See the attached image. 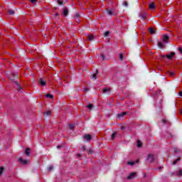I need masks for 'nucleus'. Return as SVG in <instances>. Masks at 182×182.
<instances>
[{"label": "nucleus", "mask_w": 182, "mask_h": 182, "mask_svg": "<svg viewBox=\"0 0 182 182\" xmlns=\"http://www.w3.org/2000/svg\"><path fill=\"white\" fill-rule=\"evenodd\" d=\"M158 46L159 47H160L161 48H162L163 47H164V44H163L162 41H159L158 43Z\"/></svg>", "instance_id": "obj_24"}, {"label": "nucleus", "mask_w": 182, "mask_h": 182, "mask_svg": "<svg viewBox=\"0 0 182 182\" xmlns=\"http://www.w3.org/2000/svg\"><path fill=\"white\" fill-rule=\"evenodd\" d=\"M122 5H123V6H125V8H128L129 3H128V1H127V0H124V1H122Z\"/></svg>", "instance_id": "obj_15"}, {"label": "nucleus", "mask_w": 182, "mask_h": 182, "mask_svg": "<svg viewBox=\"0 0 182 182\" xmlns=\"http://www.w3.org/2000/svg\"><path fill=\"white\" fill-rule=\"evenodd\" d=\"M74 18L77 23H80V14H79V13H75Z\"/></svg>", "instance_id": "obj_5"}, {"label": "nucleus", "mask_w": 182, "mask_h": 182, "mask_svg": "<svg viewBox=\"0 0 182 182\" xmlns=\"http://www.w3.org/2000/svg\"><path fill=\"white\" fill-rule=\"evenodd\" d=\"M75 128L74 124H70V129L73 130Z\"/></svg>", "instance_id": "obj_35"}, {"label": "nucleus", "mask_w": 182, "mask_h": 182, "mask_svg": "<svg viewBox=\"0 0 182 182\" xmlns=\"http://www.w3.org/2000/svg\"><path fill=\"white\" fill-rule=\"evenodd\" d=\"M84 91H85V92H88L89 90H87V88H85V89H84Z\"/></svg>", "instance_id": "obj_44"}, {"label": "nucleus", "mask_w": 182, "mask_h": 182, "mask_svg": "<svg viewBox=\"0 0 182 182\" xmlns=\"http://www.w3.org/2000/svg\"><path fill=\"white\" fill-rule=\"evenodd\" d=\"M127 112H122L121 114H118V117L119 118H122L123 117H124L125 115H127Z\"/></svg>", "instance_id": "obj_19"}, {"label": "nucleus", "mask_w": 182, "mask_h": 182, "mask_svg": "<svg viewBox=\"0 0 182 182\" xmlns=\"http://www.w3.org/2000/svg\"><path fill=\"white\" fill-rule=\"evenodd\" d=\"M163 40L165 43H168L169 37L167 36V34H165L163 36Z\"/></svg>", "instance_id": "obj_11"}, {"label": "nucleus", "mask_w": 182, "mask_h": 182, "mask_svg": "<svg viewBox=\"0 0 182 182\" xmlns=\"http://www.w3.org/2000/svg\"><path fill=\"white\" fill-rule=\"evenodd\" d=\"M46 98H51V99H53V95L52 94L48 93V94L46 95Z\"/></svg>", "instance_id": "obj_23"}, {"label": "nucleus", "mask_w": 182, "mask_h": 182, "mask_svg": "<svg viewBox=\"0 0 182 182\" xmlns=\"http://www.w3.org/2000/svg\"><path fill=\"white\" fill-rule=\"evenodd\" d=\"M102 92L103 94H109L110 90L109 88H103Z\"/></svg>", "instance_id": "obj_13"}, {"label": "nucleus", "mask_w": 182, "mask_h": 182, "mask_svg": "<svg viewBox=\"0 0 182 182\" xmlns=\"http://www.w3.org/2000/svg\"><path fill=\"white\" fill-rule=\"evenodd\" d=\"M107 13L109 14V16H113V14H114V13L111 9H107Z\"/></svg>", "instance_id": "obj_18"}, {"label": "nucleus", "mask_w": 182, "mask_h": 182, "mask_svg": "<svg viewBox=\"0 0 182 182\" xmlns=\"http://www.w3.org/2000/svg\"><path fill=\"white\" fill-rule=\"evenodd\" d=\"M146 15H147L146 11H143L142 13H141L140 17L144 19V18H146Z\"/></svg>", "instance_id": "obj_12"}, {"label": "nucleus", "mask_w": 182, "mask_h": 182, "mask_svg": "<svg viewBox=\"0 0 182 182\" xmlns=\"http://www.w3.org/2000/svg\"><path fill=\"white\" fill-rule=\"evenodd\" d=\"M55 17H57V16H58V17H60L59 13H55Z\"/></svg>", "instance_id": "obj_42"}, {"label": "nucleus", "mask_w": 182, "mask_h": 182, "mask_svg": "<svg viewBox=\"0 0 182 182\" xmlns=\"http://www.w3.org/2000/svg\"><path fill=\"white\" fill-rule=\"evenodd\" d=\"M87 39L90 41H93V40H95V36L93 34H89L87 36Z\"/></svg>", "instance_id": "obj_10"}, {"label": "nucleus", "mask_w": 182, "mask_h": 182, "mask_svg": "<svg viewBox=\"0 0 182 182\" xmlns=\"http://www.w3.org/2000/svg\"><path fill=\"white\" fill-rule=\"evenodd\" d=\"M178 176H182V168H180L178 173H177Z\"/></svg>", "instance_id": "obj_34"}, {"label": "nucleus", "mask_w": 182, "mask_h": 182, "mask_svg": "<svg viewBox=\"0 0 182 182\" xmlns=\"http://www.w3.org/2000/svg\"><path fill=\"white\" fill-rule=\"evenodd\" d=\"M127 164H130V166H134V162H127Z\"/></svg>", "instance_id": "obj_41"}, {"label": "nucleus", "mask_w": 182, "mask_h": 182, "mask_svg": "<svg viewBox=\"0 0 182 182\" xmlns=\"http://www.w3.org/2000/svg\"><path fill=\"white\" fill-rule=\"evenodd\" d=\"M105 57L104 54H101L100 60H105Z\"/></svg>", "instance_id": "obj_37"}, {"label": "nucleus", "mask_w": 182, "mask_h": 182, "mask_svg": "<svg viewBox=\"0 0 182 182\" xmlns=\"http://www.w3.org/2000/svg\"><path fill=\"white\" fill-rule=\"evenodd\" d=\"M173 152L178 153V152H180V151L177 148H173Z\"/></svg>", "instance_id": "obj_36"}, {"label": "nucleus", "mask_w": 182, "mask_h": 182, "mask_svg": "<svg viewBox=\"0 0 182 182\" xmlns=\"http://www.w3.org/2000/svg\"><path fill=\"white\" fill-rule=\"evenodd\" d=\"M119 60H121V61H123V60H124V55H123V54H119Z\"/></svg>", "instance_id": "obj_33"}, {"label": "nucleus", "mask_w": 182, "mask_h": 182, "mask_svg": "<svg viewBox=\"0 0 182 182\" xmlns=\"http://www.w3.org/2000/svg\"><path fill=\"white\" fill-rule=\"evenodd\" d=\"M98 73H99V70H96L95 73L90 75V78H92V80H97V75Z\"/></svg>", "instance_id": "obj_7"}, {"label": "nucleus", "mask_w": 182, "mask_h": 182, "mask_svg": "<svg viewBox=\"0 0 182 182\" xmlns=\"http://www.w3.org/2000/svg\"><path fill=\"white\" fill-rule=\"evenodd\" d=\"M176 53L174 51H171V53H170V54H166V57L168 60H171V58H173V57H174Z\"/></svg>", "instance_id": "obj_6"}, {"label": "nucleus", "mask_w": 182, "mask_h": 182, "mask_svg": "<svg viewBox=\"0 0 182 182\" xmlns=\"http://www.w3.org/2000/svg\"><path fill=\"white\" fill-rule=\"evenodd\" d=\"M180 112H181V114H182V108H181V109L180 110Z\"/></svg>", "instance_id": "obj_51"}, {"label": "nucleus", "mask_w": 182, "mask_h": 182, "mask_svg": "<svg viewBox=\"0 0 182 182\" xmlns=\"http://www.w3.org/2000/svg\"><path fill=\"white\" fill-rule=\"evenodd\" d=\"M90 152H91V153H92V151L90 150Z\"/></svg>", "instance_id": "obj_52"}, {"label": "nucleus", "mask_w": 182, "mask_h": 182, "mask_svg": "<svg viewBox=\"0 0 182 182\" xmlns=\"http://www.w3.org/2000/svg\"><path fill=\"white\" fill-rule=\"evenodd\" d=\"M149 9H155L156 4H155L154 1H152L151 3H150V4H149Z\"/></svg>", "instance_id": "obj_8"}, {"label": "nucleus", "mask_w": 182, "mask_h": 182, "mask_svg": "<svg viewBox=\"0 0 182 182\" xmlns=\"http://www.w3.org/2000/svg\"><path fill=\"white\" fill-rule=\"evenodd\" d=\"M137 146L138 148H141L142 145L141 141H137Z\"/></svg>", "instance_id": "obj_28"}, {"label": "nucleus", "mask_w": 182, "mask_h": 182, "mask_svg": "<svg viewBox=\"0 0 182 182\" xmlns=\"http://www.w3.org/2000/svg\"><path fill=\"white\" fill-rule=\"evenodd\" d=\"M135 175H136L135 171H133L132 173H131L127 176V178H128L129 179L132 178Z\"/></svg>", "instance_id": "obj_16"}, {"label": "nucleus", "mask_w": 182, "mask_h": 182, "mask_svg": "<svg viewBox=\"0 0 182 182\" xmlns=\"http://www.w3.org/2000/svg\"><path fill=\"white\" fill-rule=\"evenodd\" d=\"M82 149L83 151H85V150H86L85 146H82Z\"/></svg>", "instance_id": "obj_46"}, {"label": "nucleus", "mask_w": 182, "mask_h": 182, "mask_svg": "<svg viewBox=\"0 0 182 182\" xmlns=\"http://www.w3.org/2000/svg\"><path fill=\"white\" fill-rule=\"evenodd\" d=\"M178 50H179V52L182 54V48L180 47V48H178Z\"/></svg>", "instance_id": "obj_43"}, {"label": "nucleus", "mask_w": 182, "mask_h": 182, "mask_svg": "<svg viewBox=\"0 0 182 182\" xmlns=\"http://www.w3.org/2000/svg\"><path fill=\"white\" fill-rule=\"evenodd\" d=\"M38 82L41 85H42L43 87H45L46 85L47 81H46L45 80H43V78H40L38 80Z\"/></svg>", "instance_id": "obj_4"}, {"label": "nucleus", "mask_w": 182, "mask_h": 182, "mask_svg": "<svg viewBox=\"0 0 182 182\" xmlns=\"http://www.w3.org/2000/svg\"><path fill=\"white\" fill-rule=\"evenodd\" d=\"M9 78L10 80H11V81H13L14 82H15V84L17 85L18 90L20 91L21 90H22V87L21 85L19 84L18 81H16V80H18V73H11L9 75Z\"/></svg>", "instance_id": "obj_1"}, {"label": "nucleus", "mask_w": 182, "mask_h": 182, "mask_svg": "<svg viewBox=\"0 0 182 182\" xmlns=\"http://www.w3.org/2000/svg\"><path fill=\"white\" fill-rule=\"evenodd\" d=\"M181 158H177V159H175V161H173V164H177L178 161H179V160H181Z\"/></svg>", "instance_id": "obj_29"}, {"label": "nucleus", "mask_w": 182, "mask_h": 182, "mask_svg": "<svg viewBox=\"0 0 182 182\" xmlns=\"http://www.w3.org/2000/svg\"><path fill=\"white\" fill-rule=\"evenodd\" d=\"M19 161H21V163H23V164H27L28 161L27 159H23V158H19Z\"/></svg>", "instance_id": "obj_14"}, {"label": "nucleus", "mask_w": 182, "mask_h": 182, "mask_svg": "<svg viewBox=\"0 0 182 182\" xmlns=\"http://www.w3.org/2000/svg\"><path fill=\"white\" fill-rule=\"evenodd\" d=\"M31 4H36L37 0H31Z\"/></svg>", "instance_id": "obj_40"}, {"label": "nucleus", "mask_w": 182, "mask_h": 182, "mask_svg": "<svg viewBox=\"0 0 182 182\" xmlns=\"http://www.w3.org/2000/svg\"><path fill=\"white\" fill-rule=\"evenodd\" d=\"M45 117H51V112L50 111H47L46 112L44 113Z\"/></svg>", "instance_id": "obj_20"}, {"label": "nucleus", "mask_w": 182, "mask_h": 182, "mask_svg": "<svg viewBox=\"0 0 182 182\" xmlns=\"http://www.w3.org/2000/svg\"><path fill=\"white\" fill-rule=\"evenodd\" d=\"M124 129H125V127H121V130L124 131Z\"/></svg>", "instance_id": "obj_45"}, {"label": "nucleus", "mask_w": 182, "mask_h": 182, "mask_svg": "<svg viewBox=\"0 0 182 182\" xmlns=\"http://www.w3.org/2000/svg\"><path fill=\"white\" fill-rule=\"evenodd\" d=\"M179 95H180V97H182V91H181V92H179Z\"/></svg>", "instance_id": "obj_47"}, {"label": "nucleus", "mask_w": 182, "mask_h": 182, "mask_svg": "<svg viewBox=\"0 0 182 182\" xmlns=\"http://www.w3.org/2000/svg\"><path fill=\"white\" fill-rule=\"evenodd\" d=\"M4 171H5L4 167H0V175H1Z\"/></svg>", "instance_id": "obj_30"}, {"label": "nucleus", "mask_w": 182, "mask_h": 182, "mask_svg": "<svg viewBox=\"0 0 182 182\" xmlns=\"http://www.w3.org/2000/svg\"><path fill=\"white\" fill-rule=\"evenodd\" d=\"M147 160H149L150 163H154L156 158L153 154H149L148 155Z\"/></svg>", "instance_id": "obj_2"}, {"label": "nucleus", "mask_w": 182, "mask_h": 182, "mask_svg": "<svg viewBox=\"0 0 182 182\" xmlns=\"http://www.w3.org/2000/svg\"><path fill=\"white\" fill-rule=\"evenodd\" d=\"M57 3L58 4V5H60L61 6V5H64V1L63 0H57Z\"/></svg>", "instance_id": "obj_22"}, {"label": "nucleus", "mask_w": 182, "mask_h": 182, "mask_svg": "<svg viewBox=\"0 0 182 182\" xmlns=\"http://www.w3.org/2000/svg\"><path fill=\"white\" fill-rule=\"evenodd\" d=\"M116 135H117V133H116V132H113V134H112L111 139H112V141H114V139Z\"/></svg>", "instance_id": "obj_25"}, {"label": "nucleus", "mask_w": 182, "mask_h": 182, "mask_svg": "<svg viewBox=\"0 0 182 182\" xmlns=\"http://www.w3.org/2000/svg\"><path fill=\"white\" fill-rule=\"evenodd\" d=\"M168 74L171 75V77H173L176 74V73L171 72V71H168Z\"/></svg>", "instance_id": "obj_27"}, {"label": "nucleus", "mask_w": 182, "mask_h": 182, "mask_svg": "<svg viewBox=\"0 0 182 182\" xmlns=\"http://www.w3.org/2000/svg\"><path fill=\"white\" fill-rule=\"evenodd\" d=\"M167 122H168V119H163V120H162V123H163V124H167Z\"/></svg>", "instance_id": "obj_38"}, {"label": "nucleus", "mask_w": 182, "mask_h": 182, "mask_svg": "<svg viewBox=\"0 0 182 182\" xmlns=\"http://www.w3.org/2000/svg\"><path fill=\"white\" fill-rule=\"evenodd\" d=\"M159 168H161V167L160 166Z\"/></svg>", "instance_id": "obj_53"}, {"label": "nucleus", "mask_w": 182, "mask_h": 182, "mask_svg": "<svg viewBox=\"0 0 182 182\" xmlns=\"http://www.w3.org/2000/svg\"><path fill=\"white\" fill-rule=\"evenodd\" d=\"M14 13H15L14 10H12V9L9 10V14H14Z\"/></svg>", "instance_id": "obj_31"}, {"label": "nucleus", "mask_w": 182, "mask_h": 182, "mask_svg": "<svg viewBox=\"0 0 182 182\" xmlns=\"http://www.w3.org/2000/svg\"><path fill=\"white\" fill-rule=\"evenodd\" d=\"M139 161H136V162L138 163Z\"/></svg>", "instance_id": "obj_54"}, {"label": "nucleus", "mask_w": 182, "mask_h": 182, "mask_svg": "<svg viewBox=\"0 0 182 182\" xmlns=\"http://www.w3.org/2000/svg\"><path fill=\"white\" fill-rule=\"evenodd\" d=\"M87 108H88L89 109H92L93 104H88V105H87Z\"/></svg>", "instance_id": "obj_26"}, {"label": "nucleus", "mask_w": 182, "mask_h": 182, "mask_svg": "<svg viewBox=\"0 0 182 182\" xmlns=\"http://www.w3.org/2000/svg\"><path fill=\"white\" fill-rule=\"evenodd\" d=\"M30 151H31L30 148H26V151H25V154H26L27 156H30V154H31Z\"/></svg>", "instance_id": "obj_21"}, {"label": "nucleus", "mask_w": 182, "mask_h": 182, "mask_svg": "<svg viewBox=\"0 0 182 182\" xmlns=\"http://www.w3.org/2000/svg\"><path fill=\"white\" fill-rule=\"evenodd\" d=\"M161 58H166V55H161Z\"/></svg>", "instance_id": "obj_48"}, {"label": "nucleus", "mask_w": 182, "mask_h": 182, "mask_svg": "<svg viewBox=\"0 0 182 182\" xmlns=\"http://www.w3.org/2000/svg\"><path fill=\"white\" fill-rule=\"evenodd\" d=\"M149 33H151V34H155V33H156V30H154V28H153L152 27H150V28H149Z\"/></svg>", "instance_id": "obj_17"}, {"label": "nucleus", "mask_w": 182, "mask_h": 182, "mask_svg": "<svg viewBox=\"0 0 182 182\" xmlns=\"http://www.w3.org/2000/svg\"><path fill=\"white\" fill-rule=\"evenodd\" d=\"M77 156H78V157H81L82 155H81V154H78Z\"/></svg>", "instance_id": "obj_49"}, {"label": "nucleus", "mask_w": 182, "mask_h": 182, "mask_svg": "<svg viewBox=\"0 0 182 182\" xmlns=\"http://www.w3.org/2000/svg\"><path fill=\"white\" fill-rule=\"evenodd\" d=\"M58 149H60L61 148L60 146H57Z\"/></svg>", "instance_id": "obj_50"}, {"label": "nucleus", "mask_w": 182, "mask_h": 182, "mask_svg": "<svg viewBox=\"0 0 182 182\" xmlns=\"http://www.w3.org/2000/svg\"><path fill=\"white\" fill-rule=\"evenodd\" d=\"M63 14L65 16H68V7H64V9H63Z\"/></svg>", "instance_id": "obj_9"}, {"label": "nucleus", "mask_w": 182, "mask_h": 182, "mask_svg": "<svg viewBox=\"0 0 182 182\" xmlns=\"http://www.w3.org/2000/svg\"><path fill=\"white\" fill-rule=\"evenodd\" d=\"M109 33H110L109 31H105V33H104L105 37H107L109 36Z\"/></svg>", "instance_id": "obj_32"}, {"label": "nucleus", "mask_w": 182, "mask_h": 182, "mask_svg": "<svg viewBox=\"0 0 182 182\" xmlns=\"http://www.w3.org/2000/svg\"><path fill=\"white\" fill-rule=\"evenodd\" d=\"M53 166H48V170L50 171H51L52 170H53Z\"/></svg>", "instance_id": "obj_39"}, {"label": "nucleus", "mask_w": 182, "mask_h": 182, "mask_svg": "<svg viewBox=\"0 0 182 182\" xmlns=\"http://www.w3.org/2000/svg\"><path fill=\"white\" fill-rule=\"evenodd\" d=\"M83 139L85 141H90L92 139V136L90 134H87L86 135H84Z\"/></svg>", "instance_id": "obj_3"}]
</instances>
